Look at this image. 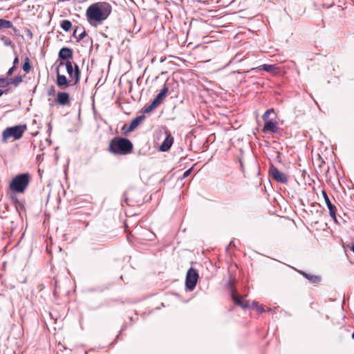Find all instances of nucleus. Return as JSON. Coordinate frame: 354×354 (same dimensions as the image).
Segmentation results:
<instances>
[{
	"label": "nucleus",
	"mask_w": 354,
	"mask_h": 354,
	"mask_svg": "<svg viewBox=\"0 0 354 354\" xmlns=\"http://www.w3.org/2000/svg\"><path fill=\"white\" fill-rule=\"evenodd\" d=\"M111 12V6L107 2H98L91 5L86 10V15L88 22H102Z\"/></svg>",
	"instance_id": "obj_1"
},
{
	"label": "nucleus",
	"mask_w": 354,
	"mask_h": 354,
	"mask_svg": "<svg viewBox=\"0 0 354 354\" xmlns=\"http://www.w3.org/2000/svg\"><path fill=\"white\" fill-rule=\"evenodd\" d=\"M109 150L115 155L129 154L133 151V144L127 138L115 137L111 140Z\"/></svg>",
	"instance_id": "obj_2"
},
{
	"label": "nucleus",
	"mask_w": 354,
	"mask_h": 354,
	"mask_svg": "<svg viewBox=\"0 0 354 354\" xmlns=\"http://www.w3.org/2000/svg\"><path fill=\"white\" fill-rule=\"evenodd\" d=\"M30 183V174L24 173L17 175L10 182V189L15 193H24Z\"/></svg>",
	"instance_id": "obj_3"
},
{
	"label": "nucleus",
	"mask_w": 354,
	"mask_h": 354,
	"mask_svg": "<svg viewBox=\"0 0 354 354\" xmlns=\"http://www.w3.org/2000/svg\"><path fill=\"white\" fill-rule=\"evenodd\" d=\"M26 129V125H18L6 128L2 133V139L6 141L10 138H14L15 140L21 138Z\"/></svg>",
	"instance_id": "obj_4"
},
{
	"label": "nucleus",
	"mask_w": 354,
	"mask_h": 354,
	"mask_svg": "<svg viewBox=\"0 0 354 354\" xmlns=\"http://www.w3.org/2000/svg\"><path fill=\"white\" fill-rule=\"evenodd\" d=\"M66 66V71L73 81V85H76L79 83L80 80V70L77 64H73L72 62L68 60L66 63H64Z\"/></svg>",
	"instance_id": "obj_5"
},
{
	"label": "nucleus",
	"mask_w": 354,
	"mask_h": 354,
	"mask_svg": "<svg viewBox=\"0 0 354 354\" xmlns=\"http://www.w3.org/2000/svg\"><path fill=\"white\" fill-rule=\"evenodd\" d=\"M198 279L197 271L193 268H190L186 274L185 286L188 290L192 291L196 287Z\"/></svg>",
	"instance_id": "obj_6"
},
{
	"label": "nucleus",
	"mask_w": 354,
	"mask_h": 354,
	"mask_svg": "<svg viewBox=\"0 0 354 354\" xmlns=\"http://www.w3.org/2000/svg\"><path fill=\"white\" fill-rule=\"evenodd\" d=\"M269 174L272 178L278 183L286 184L288 183V177L283 172L280 171L275 166L271 165L269 167Z\"/></svg>",
	"instance_id": "obj_7"
},
{
	"label": "nucleus",
	"mask_w": 354,
	"mask_h": 354,
	"mask_svg": "<svg viewBox=\"0 0 354 354\" xmlns=\"http://www.w3.org/2000/svg\"><path fill=\"white\" fill-rule=\"evenodd\" d=\"M64 65V62H60L56 68L57 80L56 84L61 88H66L68 86L69 80L64 75L59 73V68Z\"/></svg>",
	"instance_id": "obj_8"
},
{
	"label": "nucleus",
	"mask_w": 354,
	"mask_h": 354,
	"mask_svg": "<svg viewBox=\"0 0 354 354\" xmlns=\"http://www.w3.org/2000/svg\"><path fill=\"white\" fill-rule=\"evenodd\" d=\"M55 102L62 106H71V98L68 93L58 92Z\"/></svg>",
	"instance_id": "obj_9"
},
{
	"label": "nucleus",
	"mask_w": 354,
	"mask_h": 354,
	"mask_svg": "<svg viewBox=\"0 0 354 354\" xmlns=\"http://www.w3.org/2000/svg\"><path fill=\"white\" fill-rule=\"evenodd\" d=\"M145 118V116L144 115H140L138 117H136L135 119H133L130 125L127 127L126 125H124L122 130L124 131V133H128L131 131H133Z\"/></svg>",
	"instance_id": "obj_10"
},
{
	"label": "nucleus",
	"mask_w": 354,
	"mask_h": 354,
	"mask_svg": "<svg viewBox=\"0 0 354 354\" xmlns=\"http://www.w3.org/2000/svg\"><path fill=\"white\" fill-rule=\"evenodd\" d=\"M322 195L324 198L326 205L327 207L328 208L330 216L333 218L336 219V211H337L336 207L332 204V203L330 202L325 190L322 191Z\"/></svg>",
	"instance_id": "obj_11"
},
{
	"label": "nucleus",
	"mask_w": 354,
	"mask_h": 354,
	"mask_svg": "<svg viewBox=\"0 0 354 354\" xmlns=\"http://www.w3.org/2000/svg\"><path fill=\"white\" fill-rule=\"evenodd\" d=\"M278 130L279 128L277 127V123L273 120L266 121L262 129L263 132L264 133L271 132L273 133H277Z\"/></svg>",
	"instance_id": "obj_12"
},
{
	"label": "nucleus",
	"mask_w": 354,
	"mask_h": 354,
	"mask_svg": "<svg viewBox=\"0 0 354 354\" xmlns=\"http://www.w3.org/2000/svg\"><path fill=\"white\" fill-rule=\"evenodd\" d=\"M166 133L167 136L160 147V150L161 151H168L171 148L174 142V138L172 137L171 133L167 132Z\"/></svg>",
	"instance_id": "obj_13"
},
{
	"label": "nucleus",
	"mask_w": 354,
	"mask_h": 354,
	"mask_svg": "<svg viewBox=\"0 0 354 354\" xmlns=\"http://www.w3.org/2000/svg\"><path fill=\"white\" fill-rule=\"evenodd\" d=\"M232 299L233 301L235 303V304L239 306L243 309H246L250 307L248 301L243 300L242 297L239 296L234 292L232 294Z\"/></svg>",
	"instance_id": "obj_14"
},
{
	"label": "nucleus",
	"mask_w": 354,
	"mask_h": 354,
	"mask_svg": "<svg viewBox=\"0 0 354 354\" xmlns=\"http://www.w3.org/2000/svg\"><path fill=\"white\" fill-rule=\"evenodd\" d=\"M169 88L166 84L164 85L163 88L160 90V93L153 99V102L159 106L162 104L163 100L167 97Z\"/></svg>",
	"instance_id": "obj_15"
},
{
	"label": "nucleus",
	"mask_w": 354,
	"mask_h": 354,
	"mask_svg": "<svg viewBox=\"0 0 354 354\" xmlns=\"http://www.w3.org/2000/svg\"><path fill=\"white\" fill-rule=\"evenodd\" d=\"M58 56L61 59L68 61L73 57V50L68 47H64L59 50Z\"/></svg>",
	"instance_id": "obj_16"
},
{
	"label": "nucleus",
	"mask_w": 354,
	"mask_h": 354,
	"mask_svg": "<svg viewBox=\"0 0 354 354\" xmlns=\"http://www.w3.org/2000/svg\"><path fill=\"white\" fill-rule=\"evenodd\" d=\"M297 272L312 283L317 284L321 281L320 277L317 275L308 274L302 270H297Z\"/></svg>",
	"instance_id": "obj_17"
},
{
	"label": "nucleus",
	"mask_w": 354,
	"mask_h": 354,
	"mask_svg": "<svg viewBox=\"0 0 354 354\" xmlns=\"http://www.w3.org/2000/svg\"><path fill=\"white\" fill-rule=\"evenodd\" d=\"M279 68L275 64H263L258 67L252 68L251 70H263L266 72L274 73Z\"/></svg>",
	"instance_id": "obj_18"
},
{
	"label": "nucleus",
	"mask_w": 354,
	"mask_h": 354,
	"mask_svg": "<svg viewBox=\"0 0 354 354\" xmlns=\"http://www.w3.org/2000/svg\"><path fill=\"white\" fill-rule=\"evenodd\" d=\"M73 36L77 41H80V40L83 39L86 36V33L84 30H82L81 28L76 27L73 31Z\"/></svg>",
	"instance_id": "obj_19"
},
{
	"label": "nucleus",
	"mask_w": 354,
	"mask_h": 354,
	"mask_svg": "<svg viewBox=\"0 0 354 354\" xmlns=\"http://www.w3.org/2000/svg\"><path fill=\"white\" fill-rule=\"evenodd\" d=\"M137 195H140V194L138 192H136V191L130 192L129 193V196L127 198V200H129L130 202L132 203V204H131L132 205H139L140 203H142V200H136L135 201L133 200V196H137Z\"/></svg>",
	"instance_id": "obj_20"
},
{
	"label": "nucleus",
	"mask_w": 354,
	"mask_h": 354,
	"mask_svg": "<svg viewBox=\"0 0 354 354\" xmlns=\"http://www.w3.org/2000/svg\"><path fill=\"white\" fill-rule=\"evenodd\" d=\"M22 82L23 78L21 75H17L8 80L9 85L12 84L15 87H17Z\"/></svg>",
	"instance_id": "obj_21"
},
{
	"label": "nucleus",
	"mask_w": 354,
	"mask_h": 354,
	"mask_svg": "<svg viewBox=\"0 0 354 354\" xmlns=\"http://www.w3.org/2000/svg\"><path fill=\"white\" fill-rule=\"evenodd\" d=\"M12 28V23L10 21L0 19V30L1 29H8Z\"/></svg>",
	"instance_id": "obj_22"
},
{
	"label": "nucleus",
	"mask_w": 354,
	"mask_h": 354,
	"mask_svg": "<svg viewBox=\"0 0 354 354\" xmlns=\"http://www.w3.org/2000/svg\"><path fill=\"white\" fill-rule=\"evenodd\" d=\"M61 28L66 32L69 31L72 27V23L69 20H63L60 24Z\"/></svg>",
	"instance_id": "obj_23"
},
{
	"label": "nucleus",
	"mask_w": 354,
	"mask_h": 354,
	"mask_svg": "<svg viewBox=\"0 0 354 354\" xmlns=\"http://www.w3.org/2000/svg\"><path fill=\"white\" fill-rule=\"evenodd\" d=\"M158 106V105L153 101L152 103L147 106H145L143 109H142V115H144L146 114V113H149L150 112H151L152 111H153L156 107Z\"/></svg>",
	"instance_id": "obj_24"
},
{
	"label": "nucleus",
	"mask_w": 354,
	"mask_h": 354,
	"mask_svg": "<svg viewBox=\"0 0 354 354\" xmlns=\"http://www.w3.org/2000/svg\"><path fill=\"white\" fill-rule=\"evenodd\" d=\"M23 70L26 72V73H29L30 70V59L28 58V57H25V59H24V63L23 64Z\"/></svg>",
	"instance_id": "obj_25"
},
{
	"label": "nucleus",
	"mask_w": 354,
	"mask_h": 354,
	"mask_svg": "<svg viewBox=\"0 0 354 354\" xmlns=\"http://www.w3.org/2000/svg\"><path fill=\"white\" fill-rule=\"evenodd\" d=\"M9 86L8 79L7 77L0 76V88H4Z\"/></svg>",
	"instance_id": "obj_26"
},
{
	"label": "nucleus",
	"mask_w": 354,
	"mask_h": 354,
	"mask_svg": "<svg viewBox=\"0 0 354 354\" xmlns=\"http://www.w3.org/2000/svg\"><path fill=\"white\" fill-rule=\"evenodd\" d=\"M1 40L3 42V44L6 46H11L12 48H14V45L12 42V41L10 39H8L5 37H2L1 38Z\"/></svg>",
	"instance_id": "obj_27"
},
{
	"label": "nucleus",
	"mask_w": 354,
	"mask_h": 354,
	"mask_svg": "<svg viewBox=\"0 0 354 354\" xmlns=\"http://www.w3.org/2000/svg\"><path fill=\"white\" fill-rule=\"evenodd\" d=\"M274 111V109H269V110H267L264 113L263 115H262V118L263 120L265 121V122L268 120V118H269V115L270 114Z\"/></svg>",
	"instance_id": "obj_28"
},
{
	"label": "nucleus",
	"mask_w": 354,
	"mask_h": 354,
	"mask_svg": "<svg viewBox=\"0 0 354 354\" xmlns=\"http://www.w3.org/2000/svg\"><path fill=\"white\" fill-rule=\"evenodd\" d=\"M16 68L12 66L10 68L8 69V71H7L6 73V77H9V76H11L12 75V73H14L15 70Z\"/></svg>",
	"instance_id": "obj_29"
},
{
	"label": "nucleus",
	"mask_w": 354,
	"mask_h": 354,
	"mask_svg": "<svg viewBox=\"0 0 354 354\" xmlns=\"http://www.w3.org/2000/svg\"><path fill=\"white\" fill-rule=\"evenodd\" d=\"M192 171V168H190V169H189L186 170V171L184 172V174H183V178H187V176H189L190 175V174H191Z\"/></svg>",
	"instance_id": "obj_30"
},
{
	"label": "nucleus",
	"mask_w": 354,
	"mask_h": 354,
	"mask_svg": "<svg viewBox=\"0 0 354 354\" xmlns=\"http://www.w3.org/2000/svg\"><path fill=\"white\" fill-rule=\"evenodd\" d=\"M18 64H19V58L17 56H16L13 60V66H12L16 68Z\"/></svg>",
	"instance_id": "obj_31"
},
{
	"label": "nucleus",
	"mask_w": 354,
	"mask_h": 354,
	"mask_svg": "<svg viewBox=\"0 0 354 354\" xmlns=\"http://www.w3.org/2000/svg\"><path fill=\"white\" fill-rule=\"evenodd\" d=\"M55 93V88L53 86H51V88L48 90V95H53Z\"/></svg>",
	"instance_id": "obj_32"
},
{
	"label": "nucleus",
	"mask_w": 354,
	"mask_h": 354,
	"mask_svg": "<svg viewBox=\"0 0 354 354\" xmlns=\"http://www.w3.org/2000/svg\"><path fill=\"white\" fill-rule=\"evenodd\" d=\"M9 89L7 88L6 90H2V89H0V97L4 94V93H7L8 92Z\"/></svg>",
	"instance_id": "obj_33"
},
{
	"label": "nucleus",
	"mask_w": 354,
	"mask_h": 354,
	"mask_svg": "<svg viewBox=\"0 0 354 354\" xmlns=\"http://www.w3.org/2000/svg\"><path fill=\"white\" fill-rule=\"evenodd\" d=\"M27 35L31 39L32 37V33L30 29H27Z\"/></svg>",
	"instance_id": "obj_34"
},
{
	"label": "nucleus",
	"mask_w": 354,
	"mask_h": 354,
	"mask_svg": "<svg viewBox=\"0 0 354 354\" xmlns=\"http://www.w3.org/2000/svg\"><path fill=\"white\" fill-rule=\"evenodd\" d=\"M234 59L237 62H241L243 59L241 57H239V55L238 54L235 55Z\"/></svg>",
	"instance_id": "obj_35"
},
{
	"label": "nucleus",
	"mask_w": 354,
	"mask_h": 354,
	"mask_svg": "<svg viewBox=\"0 0 354 354\" xmlns=\"http://www.w3.org/2000/svg\"><path fill=\"white\" fill-rule=\"evenodd\" d=\"M11 28L13 30V31H14V32H15V34L17 32V29H16V28H15L13 26H12V28Z\"/></svg>",
	"instance_id": "obj_36"
},
{
	"label": "nucleus",
	"mask_w": 354,
	"mask_h": 354,
	"mask_svg": "<svg viewBox=\"0 0 354 354\" xmlns=\"http://www.w3.org/2000/svg\"><path fill=\"white\" fill-rule=\"evenodd\" d=\"M235 73H240L239 71H233L232 73H231V75H234Z\"/></svg>",
	"instance_id": "obj_37"
},
{
	"label": "nucleus",
	"mask_w": 354,
	"mask_h": 354,
	"mask_svg": "<svg viewBox=\"0 0 354 354\" xmlns=\"http://www.w3.org/2000/svg\"><path fill=\"white\" fill-rule=\"evenodd\" d=\"M351 250L354 252V244L352 245Z\"/></svg>",
	"instance_id": "obj_38"
},
{
	"label": "nucleus",
	"mask_w": 354,
	"mask_h": 354,
	"mask_svg": "<svg viewBox=\"0 0 354 354\" xmlns=\"http://www.w3.org/2000/svg\"><path fill=\"white\" fill-rule=\"evenodd\" d=\"M352 338L354 339V332L352 334Z\"/></svg>",
	"instance_id": "obj_39"
}]
</instances>
